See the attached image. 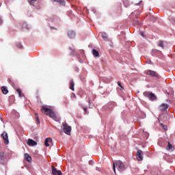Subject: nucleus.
<instances>
[{
    "label": "nucleus",
    "mask_w": 175,
    "mask_h": 175,
    "mask_svg": "<svg viewBox=\"0 0 175 175\" xmlns=\"http://www.w3.org/2000/svg\"><path fill=\"white\" fill-rule=\"evenodd\" d=\"M118 84L119 87H121V88H122V86L121 85V82L120 81H118Z\"/></svg>",
    "instance_id": "a878e982"
},
{
    "label": "nucleus",
    "mask_w": 175,
    "mask_h": 175,
    "mask_svg": "<svg viewBox=\"0 0 175 175\" xmlns=\"http://www.w3.org/2000/svg\"><path fill=\"white\" fill-rule=\"evenodd\" d=\"M17 46H18L19 49H21V47H23V46H22L21 44H18Z\"/></svg>",
    "instance_id": "c85d7f7f"
},
{
    "label": "nucleus",
    "mask_w": 175,
    "mask_h": 175,
    "mask_svg": "<svg viewBox=\"0 0 175 175\" xmlns=\"http://www.w3.org/2000/svg\"><path fill=\"white\" fill-rule=\"evenodd\" d=\"M135 23H137V25H139V26L142 25V23H140V22H139V21H135Z\"/></svg>",
    "instance_id": "bb28decb"
},
{
    "label": "nucleus",
    "mask_w": 175,
    "mask_h": 175,
    "mask_svg": "<svg viewBox=\"0 0 175 175\" xmlns=\"http://www.w3.org/2000/svg\"><path fill=\"white\" fill-rule=\"evenodd\" d=\"M137 161H143V151L138 150L137 152Z\"/></svg>",
    "instance_id": "6e6552de"
},
{
    "label": "nucleus",
    "mask_w": 175,
    "mask_h": 175,
    "mask_svg": "<svg viewBox=\"0 0 175 175\" xmlns=\"http://www.w3.org/2000/svg\"><path fill=\"white\" fill-rule=\"evenodd\" d=\"M70 89L72 90V91H75V82L73 80L70 81Z\"/></svg>",
    "instance_id": "dca6fc26"
},
{
    "label": "nucleus",
    "mask_w": 175,
    "mask_h": 175,
    "mask_svg": "<svg viewBox=\"0 0 175 175\" xmlns=\"http://www.w3.org/2000/svg\"><path fill=\"white\" fill-rule=\"evenodd\" d=\"M101 36L104 40H107V34L105 32L101 33Z\"/></svg>",
    "instance_id": "6ab92c4d"
},
{
    "label": "nucleus",
    "mask_w": 175,
    "mask_h": 175,
    "mask_svg": "<svg viewBox=\"0 0 175 175\" xmlns=\"http://www.w3.org/2000/svg\"><path fill=\"white\" fill-rule=\"evenodd\" d=\"M161 126L163 128L164 131H167V126L161 124Z\"/></svg>",
    "instance_id": "5701e85b"
},
{
    "label": "nucleus",
    "mask_w": 175,
    "mask_h": 175,
    "mask_svg": "<svg viewBox=\"0 0 175 175\" xmlns=\"http://www.w3.org/2000/svg\"><path fill=\"white\" fill-rule=\"evenodd\" d=\"M166 150L167 151H174V147L172 145V144H170V142H168V144L167 146Z\"/></svg>",
    "instance_id": "ddd939ff"
},
{
    "label": "nucleus",
    "mask_w": 175,
    "mask_h": 175,
    "mask_svg": "<svg viewBox=\"0 0 175 175\" xmlns=\"http://www.w3.org/2000/svg\"><path fill=\"white\" fill-rule=\"evenodd\" d=\"M125 6H126H126H128V5H125Z\"/></svg>",
    "instance_id": "72a5a7b5"
},
{
    "label": "nucleus",
    "mask_w": 175,
    "mask_h": 175,
    "mask_svg": "<svg viewBox=\"0 0 175 175\" xmlns=\"http://www.w3.org/2000/svg\"><path fill=\"white\" fill-rule=\"evenodd\" d=\"M92 53L94 57H99V52L96 49H93Z\"/></svg>",
    "instance_id": "a211bd4d"
},
{
    "label": "nucleus",
    "mask_w": 175,
    "mask_h": 175,
    "mask_svg": "<svg viewBox=\"0 0 175 175\" xmlns=\"http://www.w3.org/2000/svg\"><path fill=\"white\" fill-rule=\"evenodd\" d=\"M158 45H159L160 47H163V42L159 41V43H158Z\"/></svg>",
    "instance_id": "b1692460"
},
{
    "label": "nucleus",
    "mask_w": 175,
    "mask_h": 175,
    "mask_svg": "<svg viewBox=\"0 0 175 175\" xmlns=\"http://www.w3.org/2000/svg\"><path fill=\"white\" fill-rule=\"evenodd\" d=\"M148 64H151V60H149V61L148 62Z\"/></svg>",
    "instance_id": "7c9ffc66"
},
{
    "label": "nucleus",
    "mask_w": 175,
    "mask_h": 175,
    "mask_svg": "<svg viewBox=\"0 0 175 175\" xmlns=\"http://www.w3.org/2000/svg\"><path fill=\"white\" fill-rule=\"evenodd\" d=\"M63 131L66 135H70V131H72V127L68 126L66 124H63Z\"/></svg>",
    "instance_id": "20e7f679"
},
{
    "label": "nucleus",
    "mask_w": 175,
    "mask_h": 175,
    "mask_svg": "<svg viewBox=\"0 0 175 175\" xmlns=\"http://www.w3.org/2000/svg\"><path fill=\"white\" fill-rule=\"evenodd\" d=\"M1 91L4 95H6L9 91L8 90V88L5 86L1 87Z\"/></svg>",
    "instance_id": "f3484780"
},
{
    "label": "nucleus",
    "mask_w": 175,
    "mask_h": 175,
    "mask_svg": "<svg viewBox=\"0 0 175 175\" xmlns=\"http://www.w3.org/2000/svg\"><path fill=\"white\" fill-rule=\"evenodd\" d=\"M1 23H2V19H1L0 18V24H1Z\"/></svg>",
    "instance_id": "2f4dec72"
},
{
    "label": "nucleus",
    "mask_w": 175,
    "mask_h": 175,
    "mask_svg": "<svg viewBox=\"0 0 175 175\" xmlns=\"http://www.w3.org/2000/svg\"><path fill=\"white\" fill-rule=\"evenodd\" d=\"M28 2L30 5H33V3L36 2V0H28Z\"/></svg>",
    "instance_id": "412c9836"
},
{
    "label": "nucleus",
    "mask_w": 175,
    "mask_h": 175,
    "mask_svg": "<svg viewBox=\"0 0 175 175\" xmlns=\"http://www.w3.org/2000/svg\"><path fill=\"white\" fill-rule=\"evenodd\" d=\"M51 174L52 175H62V172H61V170H57V168H55V167L52 166L51 167Z\"/></svg>",
    "instance_id": "423d86ee"
},
{
    "label": "nucleus",
    "mask_w": 175,
    "mask_h": 175,
    "mask_svg": "<svg viewBox=\"0 0 175 175\" xmlns=\"http://www.w3.org/2000/svg\"><path fill=\"white\" fill-rule=\"evenodd\" d=\"M44 144L46 147H50L51 144H53V139L50 137H48L45 139Z\"/></svg>",
    "instance_id": "1a4fd4ad"
},
{
    "label": "nucleus",
    "mask_w": 175,
    "mask_h": 175,
    "mask_svg": "<svg viewBox=\"0 0 175 175\" xmlns=\"http://www.w3.org/2000/svg\"><path fill=\"white\" fill-rule=\"evenodd\" d=\"M144 96H145L146 98H148L150 100H157V96H155V94L150 92H145L143 94Z\"/></svg>",
    "instance_id": "7ed1b4c3"
},
{
    "label": "nucleus",
    "mask_w": 175,
    "mask_h": 175,
    "mask_svg": "<svg viewBox=\"0 0 175 175\" xmlns=\"http://www.w3.org/2000/svg\"><path fill=\"white\" fill-rule=\"evenodd\" d=\"M116 166H117L118 169H120L121 170L125 168V165H124V163H122V161L118 160V161H116V162H113V172L115 174H116Z\"/></svg>",
    "instance_id": "f03ea898"
},
{
    "label": "nucleus",
    "mask_w": 175,
    "mask_h": 175,
    "mask_svg": "<svg viewBox=\"0 0 175 175\" xmlns=\"http://www.w3.org/2000/svg\"><path fill=\"white\" fill-rule=\"evenodd\" d=\"M42 113H44V114H46V116H49V117H50L53 120H55V113L51 109H49L46 107L44 106L42 108Z\"/></svg>",
    "instance_id": "f257e3e1"
},
{
    "label": "nucleus",
    "mask_w": 175,
    "mask_h": 175,
    "mask_svg": "<svg viewBox=\"0 0 175 175\" xmlns=\"http://www.w3.org/2000/svg\"><path fill=\"white\" fill-rule=\"evenodd\" d=\"M142 1H140L139 3H137L136 5H139V6H143V5L140 4V3H142Z\"/></svg>",
    "instance_id": "cd10ccee"
},
{
    "label": "nucleus",
    "mask_w": 175,
    "mask_h": 175,
    "mask_svg": "<svg viewBox=\"0 0 175 175\" xmlns=\"http://www.w3.org/2000/svg\"><path fill=\"white\" fill-rule=\"evenodd\" d=\"M27 144L28 146H37L38 143L33 139H29L27 141Z\"/></svg>",
    "instance_id": "9d476101"
},
{
    "label": "nucleus",
    "mask_w": 175,
    "mask_h": 175,
    "mask_svg": "<svg viewBox=\"0 0 175 175\" xmlns=\"http://www.w3.org/2000/svg\"><path fill=\"white\" fill-rule=\"evenodd\" d=\"M53 2H57L60 3L62 6H65V0H52Z\"/></svg>",
    "instance_id": "2eb2a0df"
},
{
    "label": "nucleus",
    "mask_w": 175,
    "mask_h": 175,
    "mask_svg": "<svg viewBox=\"0 0 175 175\" xmlns=\"http://www.w3.org/2000/svg\"><path fill=\"white\" fill-rule=\"evenodd\" d=\"M1 136L3 137L5 144H9V135H8V133L6 131H3L1 133Z\"/></svg>",
    "instance_id": "39448f33"
},
{
    "label": "nucleus",
    "mask_w": 175,
    "mask_h": 175,
    "mask_svg": "<svg viewBox=\"0 0 175 175\" xmlns=\"http://www.w3.org/2000/svg\"><path fill=\"white\" fill-rule=\"evenodd\" d=\"M25 157L26 159V161H27V162H32V157H31L29 154L25 153Z\"/></svg>",
    "instance_id": "4468645a"
},
{
    "label": "nucleus",
    "mask_w": 175,
    "mask_h": 175,
    "mask_svg": "<svg viewBox=\"0 0 175 175\" xmlns=\"http://www.w3.org/2000/svg\"><path fill=\"white\" fill-rule=\"evenodd\" d=\"M36 120L38 124H40V120H39V114L36 113Z\"/></svg>",
    "instance_id": "4be33fe9"
},
{
    "label": "nucleus",
    "mask_w": 175,
    "mask_h": 175,
    "mask_svg": "<svg viewBox=\"0 0 175 175\" xmlns=\"http://www.w3.org/2000/svg\"><path fill=\"white\" fill-rule=\"evenodd\" d=\"M68 36L70 37L71 39H73L75 36H76V33L75 31L70 30L68 31Z\"/></svg>",
    "instance_id": "f8f14e48"
},
{
    "label": "nucleus",
    "mask_w": 175,
    "mask_h": 175,
    "mask_svg": "<svg viewBox=\"0 0 175 175\" xmlns=\"http://www.w3.org/2000/svg\"><path fill=\"white\" fill-rule=\"evenodd\" d=\"M72 51H75V50L71 49Z\"/></svg>",
    "instance_id": "473e14b6"
},
{
    "label": "nucleus",
    "mask_w": 175,
    "mask_h": 175,
    "mask_svg": "<svg viewBox=\"0 0 175 175\" xmlns=\"http://www.w3.org/2000/svg\"><path fill=\"white\" fill-rule=\"evenodd\" d=\"M84 112L87 113V108H83Z\"/></svg>",
    "instance_id": "c756f323"
},
{
    "label": "nucleus",
    "mask_w": 175,
    "mask_h": 175,
    "mask_svg": "<svg viewBox=\"0 0 175 175\" xmlns=\"http://www.w3.org/2000/svg\"><path fill=\"white\" fill-rule=\"evenodd\" d=\"M140 35H141V36H142V38H145V36H144V32H141V33H140Z\"/></svg>",
    "instance_id": "393cba45"
},
{
    "label": "nucleus",
    "mask_w": 175,
    "mask_h": 175,
    "mask_svg": "<svg viewBox=\"0 0 175 175\" xmlns=\"http://www.w3.org/2000/svg\"><path fill=\"white\" fill-rule=\"evenodd\" d=\"M147 75H149L150 76H152L153 77H158V74H157V72L155 71H152L151 70H150L147 72Z\"/></svg>",
    "instance_id": "9b49d317"
},
{
    "label": "nucleus",
    "mask_w": 175,
    "mask_h": 175,
    "mask_svg": "<svg viewBox=\"0 0 175 175\" xmlns=\"http://www.w3.org/2000/svg\"><path fill=\"white\" fill-rule=\"evenodd\" d=\"M168 107L169 105H167V104L163 103L159 106V110L160 111H165V110H167Z\"/></svg>",
    "instance_id": "0eeeda50"
},
{
    "label": "nucleus",
    "mask_w": 175,
    "mask_h": 175,
    "mask_svg": "<svg viewBox=\"0 0 175 175\" xmlns=\"http://www.w3.org/2000/svg\"><path fill=\"white\" fill-rule=\"evenodd\" d=\"M16 92L18 94L20 98L23 97V94H21V90L20 89H17Z\"/></svg>",
    "instance_id": "aec40b11"
}]
</instances>
